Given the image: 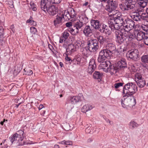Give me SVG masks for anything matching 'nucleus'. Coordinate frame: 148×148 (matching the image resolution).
Segmentation results:
<instances>
[{
  "label": "nucleus",
  "instance_id": "27",
  "mask_svg": "<svg viewBox=\"0 0 148 148\" xmlns=\"http://www.w3.org/2000/svg\"><path fill=\"white\" fill-rule=\"evenodd\" d=\"M81 100V97L79 96H75L71 97L70 99L69 100L68 102L72 104H75Z\"/></svg>",
  "mask_w": 148,
  "mask_h": 148
},
{
  "label": "nucleus",
  "instance_id": "16",
  "mask_svg": "<svg viewBox=\"0 0 148 148\" xmlns=\"http://www.w3.org/2000/svg\"><path fill=\"white\" fill-rule=\"evenodd\" d=\"M115 34L116 37V41L120 44L122 43L125 39V38L121 35V31H117L115 32Z\"/></svg>",
  "mask_w": 148,
  "mask_h": 148
},
{
  "label": "nucleus",
  "instance_id": "11",
  "mask_svg": "<svg viewBox=\"0 0 148 148\" xmlns=\"http://www.w3.org/2000/svg\"><path fill=\"white\" fill-rule=\"evenodd\" d=\"M125 31L124 32H121V34L124 38L126 37V38H127L129 41L130 42L132 41L135 37V35L133 33H132L130 31H126V30H124Z\"/></svg>",
  "mask_w": 148,
  "mask_h": 148
},
{
  "label": "nucleus",
  "instance_id": "59",
  "mask_svg": "<svg viewBox=\"0 0 148 148\" xmlns=\"http://www.w3.org/2000/svg\"><path fill=\"white\" fill-rule=\"evenodd\" d=\"M88 107V108L89 110H90L93 108V107L91 105H87Z\"/></svg>",
  "mask_w": 148,
  "mask_h": 148
},
{
  "label": "nucleus",
  "instance_id": "44",
  "mask_svg": "<svg viewBox=\"0 0 148 148\" xmlns=\"http://www.w3.org/2000/svg\"><path fill=\"white\" fill-rule=\"evenodd\" d=\"M60 143L62 144H65L66 145H72V142L70 141H65V140L61 141Z\"/></svg>",
  "mask_w": 148,
  "mask_h": 148
},
{
  "label": "nucleus",
  "instance_id": "22",
  "mask_svg": "<svg viewBox=\"0 0 148 148\" xmlns=\"http://www.w3.org/2000/svg\"><path fill=\"white\" fill-rule=\"evenodd\" d=\"M129 95H127L125 94L121 99V102L122 106L124 108H126L127 106L128 105V96Z\"/></svg>",
  "mask_w": 148,
  "mask_h": 148
},
{
  "label": "nucleus",
  "instance_id": "31",
  "mask_svg": "<svg viewBox=\"0 0 148 148\" xmlns=\"http://www.w3.org/2000/svg\"><path fill=\"white\" fill-rule=\"evenodd\" d=\"M138 1V5L142 8H145L147 5L148 0H137Z\"/></svg>",
  "mask_w": 148,
  "mask_h": 148
},
{
  "label": "nucleus",
  "instance_id": "21",
  "mask_svg": "<svg viewBox=\"0 0 148 148\" xmlns=\"http://www.w3.org/2000/svg\"><path fill=\"white\" fill-rule=\"evenodd\" d=\"M108 71L111 75L115 74L119 70L118 68L116 66V64L109 66L108 68Z\"/></svg>",
  "mask_w": 148,
  "mask_h": 148
},
{
  "label": "nucleus",
  "instance_id": "28",
  "mask_svg": "<svg viewBox=\"0 0 148 148\" xmlns=\"http://www.w3.org/2000/svg\"><path fill=\"white\" fill-rule=\"evenodd\" d=\"M147 36H145V33L142 31L138 32L137 34V40L140 41L143 39L146 38Z\"/></svg>",
  "mask_w": 148,
  "mask_h": 148
},
{
  "label": "nucleus",
  "instance_id": "64",
  "mask_svg": "<svg viewBox=\"0 0 148 148\" xmlns=\"http://www.w3.org/2000/svg\"><path fill=\"white\" fill-rule=\"evenodd\" d=\"M93 140L92 138H89L87 140V142L89 143H90L92 142Z\"/></svg>",
  "mask_w": 148,
  "mask_h": 148
},
{
  "label": "nucleus",
  "instance_id": "33",
  "mask_svg": "<svg viewBox=\"0 0 148 148\" xmlns=\"http://www.w3.org/2000/svg\"><path fill=\"white\" fill-rule=\"evenodd\" d=\"M68 13L72 18H74L76 15V14L75 12V11L74 9L72 8H69L67 10Z\"/></svg>",
  "mask_w": 148,
  "mask_h": 148
},
{
  "label": "nucleus",
  "instance_id": "32",
  "mask_svg": "<svg viewBox=\"0 0 148 148\" xmlns=\"http://www.w3.org/2000/svg\"><path fill=\"white\" fill-rule=\"evenodd\" d=\"M13 84H11L10 85V86H13V88H12L10 90V94H11V95L12 96H14L16 95L18 93V90L16 89L15 87H14L13 86Z\"/></svg>",
  "mask_w": 148,
  "mask_h": 148
},
{
  "label": "nucleus",
  "instance_id": "14",
  "mask_svg": "<svg viewBox=\"0 0 148 148\" xmlns=\"http://www.w3.org/2000/svg\"><path fill=\"white\" fill-rule=\"evenodd\" d=\"M109 27V26L108 27L105 24H103L101 25L99 30L101 33L110 35L111 33V31Z\"/></svg>",
  "mask_w": 148,
  "mask_h": 148
},
{
  "label": "nucleus",
  "instance_id": "6",
  "mask_svg": "<svg viewBox=\"0 0 148 148\" xmlns=\"http://www.w3.org/2000/svg\"><path fill=\"white\" fill-rule=\"evenodd\" d=\"M113 15V19L112 21H113L114 23H116L119 24L120 25H123L124 24V22L123 16L117 11V12L115 13H112V14H111V15Z\"/></svg>",
  "mask_w": 148,
  "mask_h": 148
},
{
  "label": "nucleus",
  "instance_id": "38",
  "mask_svg": "<svg viewBox=\"0 0 148 148\" xmlns=\"http://www.w3.org/2000/svg\"><path fill=\"white\" fill-rule=\"evenodd\" d=\"M89 66L96 67V64L95 63V60L93 59H91L90 60Z\"/></svg>",
  "mask_w": 148,
  "mask_h": 148
},
{
  "label": "nucleus",
  "instance_id": "53",
  "mask_svg": "<svg viewBox=\"0 0 148 148\" xmlns=\"http://www.w3.org/2000/svg\"><path fill=\"white\" fill-rule=\"evenodd\" d=\"M66 25L67 27H70L73 25V23H72L71 22H67L66 23Z\"/></svg>",
  "mask_w": 148,
  "mask_h": 148
},
{
  "label": "nucleus",
  "instance_id": "41",
  "mask_svg": "<svg viewBox=\"0 0 148 148\" xmlns=\"http://www.w3.org/2000/svg\"><path fill=\"white\" fill-rule=\"evenodd\" d=\"M62 37L66 40L69 36V34L67 31H65L62 34Z\"/></svg>",
  "mask_w": 148,
  "mask_h": 148
},
{
  "label": "nucleus",
  "instance_id": "51",
  "mask_svg": "<svg viewBox=\"0 0 148 148\" xmlns=\"http://www.w3.org/2000/svg\"><path fill=\"white\" fill-rule=\"evenodd\" d=\"M87 49L86 48H84L83 49V51H82V53L84 55V56L85 57H87L88 56L87 55Z\"/></svg>",
  "mask_w": 148,
  "mask_h": 148
},
{
  "label": "nucleus",
  "instance_id": "62",
  "mask_svg": "<svg viewBox=\"0 0 148 148\" xmlns=\"http://www.w3.org/2000/svg\"><path fill=\"white\" fill-rule=\"evenodd\" d=\"M13 1L14 0H12V1L11 2V5H10L11 4L10 3V7H11V8H14V5H13Z\"/></svg>",
  "mask_w": 148,
  "mask_h": 148
},
{
  "label": "nucleus",
  "instance_id": "4",
  "mask_svg": "<svg viewBox=\"0 0 148 148\" xmlns=\"http://www.w3.org/2000/svg\"><path fill=\"white\" fill-rule=\"evenodd\" d=\"M112 54V53L110 51L106 49H102L99 52L97 59L98 62L105 61L107 59L110 58Z\"/></svg>",
  "mask_w": 148,
  "mask_h": 148
},
{
  "label": "nucleus",
  "instance_id": "56",
  "mask_svg": "<svg viewBox=\"0 0 148 148\" xmlns=\"http://www.w3.org/2000/svg\"><path fill=\"white\" fill-rule=\"evenodd\" d=\"M90 127H90V126H89V127H87L85 131L86 133H89L91 131V130H90Z\"/></svg>",
  "mask_w": 148,
  "mask_h": 148
},
{
  "label": "nucleus",
  "instance_id": "63",
  "mask_svg": "<svg viewBox=\"0 0 148 148\" xmlns=\"http://www.w3.org/2000/svg\"><path fill=\"white\" fill-rule=\"evenodd\" d=\"M44 107L43 105L42 104H41L39 105L38 107V109L39 110H40L42 108Z\"/></svg>",
  "mask_w": 148,
  "mask_h": 148
},
{
  "label": "nucleus",
  "instance_id": "29",
  "mask_svg": "<svg viewBox=\"0 0 148 148\" xmlns=\"http://www.w3.org/2000/svg\"><path fill=\"white\" fill-rule=\"evenodd\" d=\"M106 49L110 51V52H112L116 50L115 45L112 43H108L106 46Z\"/></svg>",
  "mask_w": 148,
  "mask_h": 148
},
{
  "label": "nucleus",
  "instance_id": "35",
  "mask_svg": "<svg viewBox=\"0 0 148 148\" xmlns=\"http://www.w3.org/2000/svg\"><path fill=\"white\" fill-rule=\"evenodd\" d=\"M141 62L145 64H148V55H145L143 56L141 58Z\"/></svg>",
  "mask_w": 148,
  "mask_h": 148
},
{
  "label": "nucleus",
  "instance_id": "60",
  "mask_svg": "<svg viewBox=\"0 0 148 148\" xmlns=\"http://www.w3.org/2000/svg\"><path fill=\"white\" fill-rule=\"evenodd\" d=\"M14 25H12L10 27V29H11V30H12V32L13 33H14V32L15 31V30L14 29Z\"/></svg>",
  "mask_w": 148,
  "mask_h": 148
},
{
  "label": "nucleus",
  "instance_id": "18",
  "mask_svg": "<svg viewBox=\"0 0 148 148\" xmlns=\"http://www.w3.org/2000/svg\"><path fill=\"white\" fill-rule=\"evenodd\" d=\"M47 11L44 10V11L45 12H48L49 14L53 16L56 14V8L53 5L49 6L47 8Z\"/></svg>",
  "mask_w": 148,
  "mask_h": 148
},
{
  "label": "nucleus",
  "instance_id": "43",
  "mask_svg": "<svg viewBox=\"0 0 148 148\" xmlns=\"http://www.w3.org/2000/svg\"><path fill=\"white\" fill-rule=\"evenodd\" d=\"M88 107L87 105L84 106L82 108V112L86 113V112L88 111Z\"/></svg>",
  "mask_w": 148,
  "mask_h": 148
},
{
  "label": "nucleus",
  "instance_id": "40",
  "mask_svg": "<svg viewBox=\"0 0 148 148\" xmlns=\"http://www.w3.org/2000/svg\"><path fill=\"white\" fill-rule=\"evenodd\" d=\"M95 68L96 67L88 66L87 71L88 73L90 74H91L92 73L95 71Z\"/></svg>",
  "mask_w": 148,
  "mask_h": 148
},
{
  "label": "nucleus",
  "instance_id": "52",
  "mask_svg": "<svg viewBox=\"0 0 148 148\" xmlns=\"http://www.w3.org/2000/svg\"><path fill=\"white\" fill-rule=\"evenodd\" d=\"M20 72L19 70H18V69H15L14 72H13V73L14 75H16L19 72Z\"/></svg>",
  "mask_w": 148,
  "mask_h": 148
},
{
  "label": "nucleus",
  "instance_id": "39",
  "mask_svg": "<svg viewBox=\"0 0 148 148\" xmlns=\"http://www.w3.org/2000/svg\"><path fill=\"white\" fill-rule=\"evenodd\" d=\"M99 62L101 63V65L103 67H108V64L110 63L109 61H104L101 62Z\"/></svg>",
  "mask_w": 148,
  "mask_h": 148
},
{
  "label": "nucleus",
  "instance_id": "57",
  "mask_svg": "<svg viewBox=\"0 0 148 148\" xmlns=\"http://www.w3.org/2000/svg\"><path fill=\"white\" fill-rule=\"evenodd\" d=\"M66 40L65 39H64V38L61 37L60 38V42L62 43L63 42V41H65Z\"/></svg>",
  "mask_w": 148,
  "mask_h": 148
},
{
  "label": "nucleus",
  "instance_id": "36",
  "mask_svg": "<svg viewBox=\"0 0 148 148\" xmlns=\"http://www.w3.org/2000/svg\"><path fill=\"white\" fill-rule=\"evenodd\" d=\"M138 126V124L135 121H131L129 124V127L131 129H133Z\"/></svg>",
  "mask_w": 148,
  "mask_h": 148
},
{
  "label": "nucleus",
  "instance_id": "49",
  "mask_svg": "<svg viewBox=\"0 0 148 148\" xmlns=\"http://www.w3.org/2000/svg\"><path fill=\"white\" fill-rule=\"evenodd\" d=\"M24 70L25 71V74L26 75H31L32 74H33V71L32 70H27V71H26L25 70V69H24Z\"/></svg>",
  "mask_w": 148,
  "mask_h": 148
},
{
  "label": "nucleus",
  "instance_id": "61",
  "mask_svg": "<svg viewBox=\"0 0 148 148\" xmlns=\"http://www.w3.org/2000/svg\"><path fill=\"white\" fill-rule=\"evenodd\" d=\"M33 18L31 16H30L29 18V19L28 20H27V21L26 23H29L30 22H31V21L33 20Z\"/></svg>",
  "mask_w": 148,
  "mask_h": 148
},
{
  "label": "nucleus",
  "instance_id": "8",
  "mask_svg": "<svg viewBox=\"0 0 148 148\" xmlns=\"http://www.w3.org/2000/svg\"><path fill=\"white\" fill-rule=\"evenodd\" d=\"M135 79L138 86L139 87L143 88L146 85L145 81L143 77V75L140 73H136Z\"/></svg>",
  "mask_w": 148,
  "mask_h": 148
},
{
  "label": "nucleus",
  "instance_id": "37",
  "mask_svg": "<svg viewBox=\"0 0 148 148\" xmlns=\"http://www.w3.org/2000/svg\"><path fill=\"white\" fill-rule=\"evenodd\" d=\"M141 16V20H148V13L147 12V14L145 13H142L140 14Z\"/></svg>",
  "mask_w": 148,
  "mask_h": 148
},
{
  "label": "nucleus",
  "instance_id": "42",
  "mask_svg": "<svg viewBox=\"0 0 148 148\" xmlns=\"http://www.w3.org/2000/svg\"><path fill=\"white\" fill-rule=\"evenodd\" d=\"M30 8L34 11H36L37 10L36 6L35 4L32 2H31L30 3Z\"/></svg>",
  "mask_w": 148,
  "mask_h": 148
},
{
  "label": "nucleus",
  "instance_id": "30",
  "mask_svg": "<svg viewBox=\"0 0 148 148\" xmlns=\"http://www.w3.org/2000/svg\"><path fill=\"white\" fill-rule=\"evenodd\" d=\"M140 14L141 13L139 12L134 13L132 16V18L135 21H140L141 20Z\"/></svg>",
  "mask_w": 148,
  "mask_h": 148
},
{
  "label": "nucleus",
  "instance_id": "24",
  "mask_svg": "<svg viewBox=\"0 0 148 148\" xmlns=\"http://www.w3.org/2000/svg\"><path fill=\"white\" fill-rule=\"evenodd\" d=\"M83 23L84 24H85V22H81L79 20H77L73 23V26L76 29L78 30L79 29L81 28L83 24Z\"/></svg>",
  "mask_w": 148,
  "mask_h": 148
},
{
  "label": "nucleus",
  "instance_id": "12",
  "mask_svg": "<svg viewBox=\"0 0 148 148\" xmlns=\"http://www.w3.org/2000/svg\"><path fill=\"white\" fill-rule=\"evenodd\" d=\"M109 28H110L111 30L113 31L115 30L114 32L117 31H119V29L120 28V27L123 25H120L119 24L116 23H114V22L112 19L109 20L108 22Z\"/></svg>",
  "mask_w": 148,
  "mask_h": 148
},
{
  "label": "nucleus",
  "instance_id": "2",
  "mask_svg": "<svg viewBox=\"0 0 148 148\" xmlns=\"http://www.w3.org/2000/svg\"><path fill=\"white\" fill-rule=\"evenodd\" d=\"M137 88L135 84L128 83L124 86L123 92L127 95H132L137 91Z\"/></svg>",
  "mask_w": 148,
  "mask_h": 148
},
{
  "label": "nucleus",
  "instance_id": "26",
  "mask_svg": "<svg viewBox=\"0 0 148 148\" xmlns=\"http://www.w3.org/2000/svg\"><path fill=\"white\" fill-rule=\"evenodd\" d=\"M103 76L102 73L98 71H95L93 75V78L95 79H98L99 81L101 80Z\"/></svg>",
  "mask_w": 148,
  "mask_h": 148
},
{
  "label": "nucleus",
  "instance_id": "48",
  "mask_svg": "<svg viewBox=\"0 0 148 148\" xmlns=\"http://www.w3.org/2000/svg\"><path fill=\"white\" fill-rule=\"evenodd\" d=\"M4 34L3 27L2 26H0V37H3Z\"/></svg>",
  "mask_w": 148,
  "mask_h": 148
},
{
  "label": "nucleus",
  "instance_id": "1",
  "mask_svg": "<svg viewBox=\"0 0 148 148\" xmlns=\"http://www.w3.org/2000/svg\"><path fill=\"white\" fill-rule=\"evenodd\" d=\"M96 39L90 40L87 44V48L89 51L91 52H96L99 48V42L100 45H103L105 38L101 35L95 37Z\"/></svg>",
  "mask_w": 148,
  "mask_h": 148
},
{
  "label": "nucleus",
  "instance_id": "46",
  "mask_svg": "<svg viewBox=\"0 0 148 148\" xmlns=\"http://www.w3.org/2000/svg\"><path fill=\"white\" fill-rule=\"evenodd\" d=\"M124 83H115L114 85V88L116 89H117L119 88L120 87L122 86Z\"/></svg>",
  "mask_w": 148,
  "mask_h": 148
},
{
  "label": "nucleus",
  "instance_id": "50",
  "mask_svg": "<svg viewBox=\"0 0 148 148\" xmlns=\"http://www.w3.org/2000/svg\"><path fill=\"white\" fill-rule=\"evenodd\" d=\"M36 31V29L34 27H30V32L33 34H34Z\"/></svg>",
  "mask_w": 148,
  "mask_h": 148
},
{
  "label": "nucleus",
  "instance_id": "55",
  "mask_svg": "<svg viewBox=\"0 0 148 148\" xmlns=\"http://www.w3.org/2000/svg\"><path fill=\"white\" fill-rule=\"evenodd\" d=\"M144 42L145 44L148 46V37L145 38Z\"/></svg>",
  "mask_w": 148,
  "mask_h": 148
},
{
  "label": "nucleus",
  "instance_id": "25",
  "mask_svg": "<svg viewBox=\"0 0 148 148\" xmlns=\"http://www.w3.org/2000/svg\"><path fill=\"white\" fill-rule=\"evenodd\" d=\"M91 24L92 26L96 29L99 30L101 25L98 20H92L91 21Z\"/></svg>",
  "mask_w": 148,
  "mask_h": 148
},
{
  "label": "nucleus",
  "instance_id": "3",
  "mask_svg": "<svg viewBox=\"0 0 148 148\" xmlns=\"http://www.w3.org/2000/svg\"><path fill=\"white\" fill-rule=\"evenodd\" d=\"M20 135L16 133L11 135L10 138L11 145H14L16 146H22L25 144V142L21 138L20 139Z\"/></svg>",
  "mask_w": 148,
  "mask_h": 148
},
{
  "label": "nucleus",
  "instance_id": "47",
  "mask_svg": "<svg viewBox=\"0 0 148 148\" xmlns=\"http://www.w3.org/2000/svg\"><path fill=\"white\" fill-rule=\"evenodd\" d=\"M81 58L79 57H78L76 59H73V62L74 63L75 62H77L76 64H79L81 61Z\"/></svg>",
  "mask_w": 148,
  "mask_h": 148
},
{
  "label": "nucleus",
  "instance_id": "10",
  "mask_svg": "<svg viewBox=\"0 0 148 148\" xmlns=\"http://www.w3.org/2000/svg\"><path fill=\"white\" fill-rule=\"evenodd\" d=\"M139 54L138 51L137 49H133L127 51L126 56L130 59L136 60L139 57Z\"/></svg>",
  "mask_w": 148,
  "mask_h": 148
},
{
  "label": "nucleus",
  "instance_id": "9",
  "mask_svg": "<svg viewBox=\"0 0 148 148\" xmlns=\"http://www.w3.org/2000/svg\"><path fill=\"white\" fill-rule=\"evenodd\" d=\"M134 22L132 19L129 18L125 19L124 20V22L123 25L124 30L131 31L134 28Z\"/></svg>",
  "mask_w": 148,
  "mask_h": 148
},
{
  "label": "nucleus",
  "instance_id": "13",
  "mask_svg": "<svg viewBox=\"0 0 148 148\" xmlns=\"http://www.w3.org/2000/svg\"><path fill=\"white\" fill-rule=\"evenodd\" d=\"M79 46H81L80 43H77V45L75 46L73 44H70L66 49V51L68 53H71L76 51L77 48H78Z\"/></svg>",
  "mask_w": 148,
  "mask_h": 148
},
{
  "label": "nucleus",
  "instance_id": "58",
  "mask_svg": "<svg viewBox=\"0 0 148 148\" xmlns=\"http://www.w3.org/2000/svg\"><path fill=\"white\" fill-rule=\"evenodd\" d=\"M29 23H30V24H31L34 26H35L36 25V22L33 20L31 21Z\"/></svg>",
  "mask_w": 148,
  "mask_h": 148
},
{
  "label": "nucleus",
  "instance_id": "19",
  "mask_svg": "<svg viewBox=\"0 0 148 148\" xmlns=\"http://www.w3.org/2000/svg\"><path fill=\"white\" fill-rule=\"evenodd\" d=\"M50 3V1L49 0H41L40 5L41 9L47 11V8L49 6Z\"/></svg>",
  "mask_w": 148,
  "mask_h": 148
},
{
  "label": "nucleus",
  "instance_id": "23",
  "mask_svg": "<svg viewBox=\"0 0 148 148\" xmlns=\"http://www.w3.org/2000/svg\"><path fill=\"white\" fill-rule=\"evenodd\" d=\"M63 17L57 16L55 19L54 21V25L56 27L62 25Z\"/></svg>",
  "mask_w": 148,
  "mask_h": 148
},
{
  "label": "nucleus",
  "instance_id": "7",
  "mask_svg": "<svg viewBox=\"0 0 148 148\" xmlns=\"http://www.w3.org/2000/svg\"><path fill=\"white\" fill-rule=\"evenodd\" d=\"M136 3L133 0H128L127 2L125 4H121L120 8L123 11L129 10L134 8Z\"/></svg>",
  "mask_w": 148,
  "mask_h": 148
},
{
  "label": "nucleus",
  "instance_id": "54",
  "mask_svg": "<svg viewBox=\"0 0 148 148\" xmlns=\"http://www.w3.org/2000/svg\"><path fill=\"white\" fill-rule=\"evenodd\" d=\"M65 59L67 61H69V63H71V62H73L72 60H71V58L68 56H66Z\"/></svg>",
  "mask_w": 148,
  "mask_h": 148
},
{
  "label": "nucleus",
  "instance_id": "20",
  "mask_svg": "<svg viewBox=\"0 0 148 148\" xmlns=\"http://www.w3.org/2000/svg\"><path fill=\"white\" fill-rule=\"evenodd\" d=\"M83 32L86 36H90L92 34V29L90 26L87 25L84 28Z\"/></svg>",
  "mask_w": 148,
  "mask_h": 148
},
{
  "label": "nucleus",
  "instance_id": "5",
  "mask_svg": "<svg viewBox=\"0 0 148 148\" xmlns=\"http://www.w3.org/2000/svg\"><path fill=\"white\" fill-rule=\"evenodd\" d=\"M105 9L110 13H114L115 11L117 12L115 9L117 7L118 4L117 1L113 0H110L107 2Z\"/></svg>",
  "mask_w": 148,
  "mask_h": 148
},
{
  "label": "nucleus",
  "instance_id": "17",
  "mask_svg": "<svg viewBox=\"0 0 148 148\" xmlns=\"http://www.w3.org/2000/svg\"><path fill=\"white\" fill-rule=\"evenodd\" d=\"M136 103V99L134 97L133 95H129L128 96L127 106L132 108Z\"/></svg>",
  "mask_w": 148,
  "mask_h": 148
},
{
  "label": "nucleus",
  "instance_id": "45",
  "mask_svg": "<svg viewBox=\"0 0 148 148\" xmlns=\"http://www.w3.org/2000/svg\"><path fill=\"white\" fill-rule=\"evenodd\" d=\"M62 1V0H50V3L52 4H58Z\"/></svg>",
  "mask_w": 148,
  "mask_h": 148
},
{
  "label": "nucleus",
  "instance_id": "15",
  "mask_svg": "<svg viewBox=\"0 0 148 148\" xmlns=\"http://www.w3.org/2000/svg\"><path fill=\"white\" fill-rule=\"evenodd\" d=\"M116 66L119 69H123L127 67L126 60L124 59H122L120 61H118Z\"/></svg>",
  "mask_w": 148,
  "mask_h": 148
},
{
  "label": "nucleus",
  "instance_id": "34",
  "mask_svg": "<svg viewBox=\"0 0 148 148\" xmlns=\"http://www.w3.org/2000/svg\"><path fill=\"white\" fill-rule=\"evenodd\" d=\"M62 16L66 20H68L72 18L67 10L64 11V13L62 14Z\"/></svg>",
  "mask_w": 148,
  "mask_h": 148
}]
</instances>
